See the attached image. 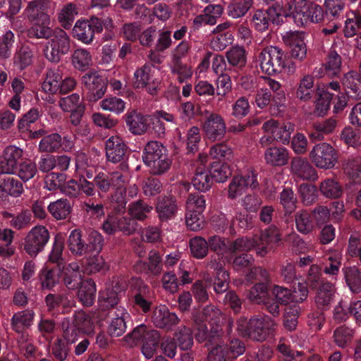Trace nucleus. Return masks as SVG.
<instances>
[{
    "label": "nucleus",
    "mask_w": 361,
    "mask_h": 361,
    "mask_svg": "<svg viewBox=\"0 0 361 361\" xmlns=\"http://www.w3.org/2000/svg\"><path fill=\"white\" fill-rule=\"evenodd\" d=\"M160 335L154 329H149L145 325H140L125 337L126 342L132 347L142 342L141 351L147 359H151L155 354Z\"/></svg>",
    "instance_id": "1"
},
{
    "label": "nucleus",
    "mask_w": 361,
    "mask_h": 361,
    "mask_svg": "<svg viewBox=\"0 0 361 361\" xmlns=\"http://www.w3.org/2000/svg\"><path fill=\"white\" fill-rule=\"evenodd\" d=\"M286 56L276 47L263 49L258 56V63L261 71L268 75L280 73L285 68Z\"/></svg>",
    "instance_id": "2"
},
{
    "label": "nucleus",
    "mask_w": 361,
    "mask_h": 361,
    "mask_svg": "<svg viewBox=\"0 0 361 361\" xmlns=\"http://www.w3.org/2000/svg\"><path fill=\"white\" fill-rule=\"evenodd\" d=\"M52 35L53 37L47 42L44 53L49 61L59 62L61 56L67 54L70 49V37L61 29L56 30Z\"/></svg>",
    "instance_id": "3"
},
{
    "label": "nucleus",
    "mask_w": 361,
    "mask_h": 361,
    "mask_svg": "<svg viewBox=\"0 0 361 361\" xmlns=\"http://www.w3.org/2000/svg\"><path fill=\"white\" fill-rule=\"evenodd\" d=\"M312 162L319 169H332L337 162L335 149L328 143L322 142L314 145L310 152Z\"/></svg>",
    "instance_id": "4"
},
{
    "label": "nucleus",
    "mask_w": 361,
    "mask_h": 361,
    "mask_svg": "<svg viewBox=\"0 0 361 361\" xmlns=\"http://www.w3.org/2000/svg\"><path fill=\"white\" fill-rule=\"evenodd\" d=\"M49 240V233L44 226L33 227L25 237L24 250L31 257L42 251Z\"/></svg>",
    "instance_id": "5"
},
{
    "label": "nucleus",
    "mask_w": 361,
    "mask_h": 361,
    "mask_svg": "<svg viewBox=\"0 0 361 361\" xmlns=\"http://www.w3.org/2000/svg\"><path fill=\"white\" fill-rule=\"evenodd\" d=\"M155 68L150 64H145L134 73L135 85L136 87H145L151 95L157 93L160 80L155 75Z\"/></svg>",
    "instance_id": "6"
},
{
    "label": "nucleus",
    "mask_w": 361,
    "mask_h": 361,
    "mask_svg": "<svg viewBox=\"0 0 361 361\" xmlns=\"http://www.w3.org/2000/svg\"><path fill=\"white\" fill-rule=\"evenodd\" d=\"M257 177L252 171L233 177L228 186V197L235 200L244 194L250 188L257 186Z\"/></svg>",
    "instance_id": "7"
},
{
    "label": "nucleus",
    "mask_w": 361,
    "mask_h": 361,
    "mask_svg": "<svg viewBox=\"0 0 361 361\" xmlns=\"http://www.w3.org/2000/svg\"><path fill=\"white\" fill-rule=\"evenodd\" d=\"M82 82L87 89V99L96 102L101 99L106 92L105 80L96 71H90L82 77Z\"/></svg>",
    "instance_id": "8"
},
{
    "label": "nucleus",
    "mask_w": 361,
    "mask_h": 361,
    "mask_svg": "<svg viewBox=\"0 0 361 361\" xmlns=\"http://www.w3.org/2000/svg\"><path fill=\"white\" fill-rule=\"evenodd\" d=\"M275 322L268 316L254 317L250 319V338L264 341L276 330Z\"/></svg>",
    "instance_id": "9"
},
{
    "label": "nucleus",
    "mask_w": 361,
    "mask_h": 361,
    "mask_svg": "<svg viewBox=\"0 0 361 361\" xmlns=\"http://www.w3.org/2000/svg\"><path fill=\"white\" fill-rule=\"evenodd\" d=\"M23 149L16 145H8L1 154L0 173L11 174L18 166V161L23 157Z\"/></svg>",
    "instance_id": "10"
},
{
    "label": "nucleus",
    "mask_w": 361,
    "mask_h": 361,
    "mask_svg": "<svg viewBox=\"0 0 361 361\" xmlns=\"http://www.w3.org/2000/svg\"><path fill=\"white\" fill-rule=\"evenodd\" d=\"M179 321L177 314L170 312L164 305L157 306L152 312L151 322L157 328L171 330L173 326L179 323Z\"/></svg>",
    "instance_id": "11"
},
{
    "label": "nucleus",
    "mask_w": 361,
    "mask_h": 361,
    "mask_svg": "<svg viewBox=\"0 0 361 361\" xmlns=\"http://www.w3.org/2000/svg\"><path fill=\"white\" fill-rule=\"evenodd\" d=\"M51 7V0H32L27 3L23 14L30 22L44 21L51 18L49 14Z\"/></svg>",
    "instance_id": "12"
},
{
    "label": "nucleus",
    "mask_w": 361,
    "mask_h": 361,
    "mask_svg": "<svg viewBox=\"0 0 361 361\" xmlns=\"http://www.w3.org/2000/svg\"><path fill=\"white\" fill-rule=\"evenodd\" d=\"M257 254L261 257L279 245L281 240L279 230L276 226H270L262 231L258 240Z\"/></svg>",
    "instance_id": "13"
},
{
    "label": "nucleus",
    "mask_w": 361,
    "mask_h": 361,
    "mask_svg": "<svg viewBox=\"0 0 361 361\" xmlns=\"http://www.w3.org/2000/svg\"><path fill=\"white\" fill-rule=\"evenodd\" d=\"M111 321L108 326V333L111 336H121L126 330V320L130 314L123 306H116V309L110 310Z\"/></svg>",
    "instance_id": "14"
},
{
    "label": "nucleus",
    "mask_w": 361,
    "mask_h": 361,
    "mask_svg": "<svg viewBox=\"0 0 361 361\" xmlns=\"http://www.w3.org/2000/svg\"><path fill=\"white\" fill-rule=\"evenodd\" d=\"M267 134H271L276 141L287 142L294 130V125L291 123L278 122L274 119L266 121L262 126Z\"/></svg>",
    "instance_id": "15"
},
{
    "label": "nucleus",
    "mask_w": 361,
    "mask_h": 361,
    "mask_svg": "<svg viewBox=\"0 0 361 361\" xmlns=\"http://www.w3.org/2000/svg\"><path fill=\"white\" fill-rule=\"evenodd\" d=\"M192 318L194 322H209L211 326L216 325L214 334L217 337L221 336V329H219L221 325L224 316L219 309L214 305H207L200 312L193 313Z\"/></svg>",
    "instance_id": "16"
},
{
    "label": "nucleus",
    "mask_w": 361,
    "mask_h": 361,
    "mask_svg": "<svg viewBox=\"0 0 361 361\" xmlns=\"http://www.w3.org/2000/svg\"><path fill=\"white\" fill-rule=\"evenodd\" d=\"M204 130L209 140L216 141L224 137L226 133V123L222 116L212 114L204 123Z\"/></svg>",
    "instance_id": "17"
},
{
    "label": "nucleus",
    "mask_w": 361,
    "mask_h": 361,
    "mask_svg": "<svg viewBox=\"0 0 361 361\" xmlns=\"http://www.w3.org/2000/svg\"><path fill=\"white\" fill-rule=\"evenodd\" d=\"M126 150L127 147L119 136H111L106 142V156L107 160L112 163L123 160Z\"/></svg>",
    "instance_id": "18"
},
{
    "label": "nucleus",
    "mask_w": 361,
    "mask_h": 361,
    "mask_svg": "<svg viewBox=\"0 0 361 361\" xmlns=\"http://www.w3.org/2000/svg\"><path fill=\"white\" fill-rule=\"evenodd\" d=\"M126 123L129 130L135 135H142L148 128L149 116L142 115L135 110L128 111L126 116Z\"/></svg>",
    "instance_id": "19"
},
{
    "label": "nucleus",
    "mask_w": 361,
    "mask_h": 361,
    "mask_svg": "<svg viewBox=\"0 0 361 361\" xmlns=\"http://www.w3.org/2000/svg\"><path fill=\"white\" fill-rule=\"evenodd\" d=\"M291 171L297 178L303 180L315 179L316 170L305 158L295 157L291 161Z\"/></svg>",
    "instance_id": "20"
},
{
    "label": "nucleus",
    "mask_w": 361,
    "mask_h": 361,
    "mask_svg": "<svg viewBox=\"0 0 361 361\" xmlns=\"http://www.w3.org/2000/svg\"><path fill=\"white\" fill-rule=\"evenodd\" d=\"M65 285L69 289L78 288L82 282V271L78 262H73L64 266L61 270Z\"/></svg>",
    "instance_id": "21"
},
{
    "label": "nucleus",
    "mask_w": 361,
    "mask_h": 361,
    "mask_svg": "<svg viewBox=\"0 0 361 361\" xmlns=\"http://www.w3.org/2000/svg\"><path fill=\"white\" fill-rule=\"evenodd\" d=\"M342 85L348 97L361 99V78L355 71H349L343 76Z\"/></svg>",
    "instance_id": "22"
},
{
    "label": "nucleus",
    "mask_w": 361,
    "mask_h": 361,
    "mask_svg": "<svg viewBox=\"0 0 361 361\" xmlns=\"http://www.w3.org/2000/svg\"><path fill=\"white\" fill-rule=\"evenodd\" d=\"M271 10V6L267 10H257L252 18V23L255 28L259 32L266 31L269 28V23L279 24L281 20L277 19L275 13Z\"/></svg>",
    "instance_id": "23"
},
{
    "label": "nucleus",
    "mask_w": 361,
    "mask_h": 361,
    "mask_svg": "<svg viewBox=\"0 0 361 361\" xmlns=\"http://www.w3.org/2000/svg\"><path fill=\"white\" fill-rule=\"evenodd\" d=\"M224 265L221 262H216V259L208 264V267L216 271L214 290L217 293H224L228 288L229 275L228 271L224 269Z\"/></svg>",
    "instance_id": "24"
},
{
    "label": "nucleus",
    "mask_w": 361,
    "mask_h": 361,
    "mask_svg": "<svg viewBox=\"0 0 361 361\" xmlns=\"http://www.w3.org/2000/svg\"><path fill=\"white\" fill-rule=\"evenodd\" d=\"M230 241H226L219 236H213L209 239L208 245L211 250L216 252L219 256V261L223 264L231 262Z\"/></svg>",
    "instance_id": "25"
},
{
    "label": "nucleus",
    "mask_w": 361,
    "mask_h": 361,
    "mask_svg": "<svg viewBox=\"0 0 361 361\" xmlns=\"http://www.w3.org/2000/svg\"><path fill=\"white\" fill-rule=\"evenodd\" d=\"M288 159V151L283 147H270L264 152L265 161L271 166H281L286 165Z\"/></svg>",
    "instance_id": "26"
},
{
    "label": "nucleus",
    "mask_w": 361,
    "mask_h": 361,
    "mask_svg": "<svg viewBox=\"0 0 361 361\" xmlns=\"http://www.w3.org/2000/svg\"><path fill=\"white\" fill-rule=\"evenodd\" d=\"M73 321L81 333L90 334L94 331L96 316L94 313L78 311L74 314Z\"/></svg>",
    "instance_id": "27"
},
{
    "label": "nucleus",
    "mask_w": 361,
    "mask_h": 361,
    "mask_svg": "<svg viewBox=\"0 0 361 361\" xmlns=\"http://www.w3.org/2000/svg\"><path fill=\"white\" fill-rule=\"evenodd\" d=\"M73 35L85 44H90L94 39L93 30L88 20H77L73 28Z\"/></svg>",
    "instance_id": "28"
},
{
    "label": "nucleus",
    "mask_w": 361,
    "mask_h": 361,
    "mask_svg": "<svg viewBox=\"0 0 361 361\" xmlns=\"http://www.w3.org/2000/svg\"><path fill=\"white\" fill-rule=\"evenodd\" d=\"M156 209L161 221H168L176 214L177 211L176 200L171 197L160 199Z\"/></svg>",
    "instance_id": "29"
},
{
    "label": "nucleus",
    "mask_w": 361,
    "mask_h": 361,
    "mask_svg": "<svg viewBox=\"0 0 361 361\" xmlns=\"http://www.w3.org/2000/svg\"><path fill=\"white\" fill-rule=\"evenodd\" d=\"M32 25L27 30L30 37L37 39H48L52 36L54 32L51 27V18L44 21H32Z\"/></svg>",
    "instance_id": "30"
},
{
    "label": "nucleus",
    "mask_w": 361,
    "mask_h": 361,
    "mask_svg": "<svg viewBox=\"0 0 361 361\" xmlns=\"http://www.w3.org/2000/svg\"><path fill=\"white\" fill-rule=\"evenodd\" d=\"M354 335L353 329L346 325H341L334 331L333 341L338 348H345L350 345Z\"/></svg>",
    "instance_id": "31"
},
{
    "label": "nucleus",
    "mask_w": 361,
    "mask_h": 361,
    "mask_svg": "<svg viewBox=\"0 0 361 361\" xmlns=\"http://www.w3.org/2000/svg\"><path fill=\"white\" fill-rule=\"evenodd\" d=\"M136 284L139 286L137 293L134 295V302L143 312L149 311L152 302L149 300V288L143 283L140 279L136 280Z\"/></svg>",
    "instance_id": "32"
},
{
    "label": "nucleus",
    "mask_w": 361,
    "mask_h": 361,
    "mask_svg": "<svg viewBox=\"0 0 361 361\" xmlns=\"http://www.w3.org/2000/svg\"><path fill=\"white\" fill-rule=\"evenodd\" d=\"M296 0H283L281 3L276 2L275 5L271 6V11L275 13V15L279 20L281 17H292L295 15V12H297L299 6Z\"/></svg>",
    "instance_id": "33"
},
{
    "label": "nucleus",
    "mask_w": 361,
    "mask_h": 361,
    "mask_svg": "<svg viewBox=\"0 0 361 361\" xmlns=\"http://www.w3.org/2000/svg\"><path fill=\"white\" fill-rule=\"evenodd\" d=\"M96 285L92 279H87L82 283L78 292L79 300L83 305L90 306L93 304L96 295Z\"/></svg>",
    "instance_id": "34"
},
{
    "label": "nucleus",
    "mask_w": 361,
    "mask_h": 361,
    "mask_svg": "<svg viewBox=\"0 0 361 361\" xmlns=\"http://www.w3.org/2000/svg\"><path fill=\"white\" fill-rule=\"evenodd\" d=\"M35 313L30 310H25L16 313L12 317V327L18 333L22 332L32 324Z\"/></svg>",
    "instance_id": "35"
},
{
    "label": "nucleus",
    "mask_w": 361,
    "mask_h": 361,
    "mask_svg": "<svg viewBox=\"0 0 361 361\" xmlns=\"http://www.w3.org/2000/svg\"><path fill=\"white\" fill-rule=\"evenodd\" d=\"M38 173L37 164L30 159H26L19 163L13 173L23 182H27L33 178Z\"/></svg>",
    "instance_id": "36"
},
{
    "label": "nucleus",
    "mask_w": 361,
    "mask_h": 361,
    "mask_svg": "<svg viewBox=\"0 0 361 361\" xmlns=\"http://www.w3.org/2000/svg\"><path fill=\"white\" fill-rule=\"evenodd\" d=\"M71 62L76 69L85 71L92 65V56L89 50L79 48L73 51Z\"/></svg>",
    "instance_id": "37"
},
{
    "label": "nucleus",
    "mask_w": 361,
    "mask_h": 361,
    "mask_svg": "<svg viewBox=\"0 0 361 361\" xmlns=\"http://www.w3.org/2000/svg\"><path fill=\"white\" fill-rule=\"evenodd\" d=\"M68 247L70 251L75 255L82 256L87 254L86 243L82 238L80 231L74 229L70 233Z\"/></svg>",
    "instance_id": "38"
},
{
    "label": "nucleus",
    "mask_w": 361,
    "mask_h": 361,
    "mask_svg": "<svg viewBox=\"0 0 361 361\" xmlns=\"http://www.w3.org/2000/svg\"><path fill=\"white\" fill-rule=\"evenodd\" d=\"M314 92V78L312 76L306 75L300 80L295 97L297 99L307 102L310 100Z\"/></svg>",
    "instance_id": "39"
},
{
    "label": "nucleus",
    "mask_w": 361,
    "mask_h": 361,
    "mask_svg": "<svg viewBox=\"0 0 361 361\" xmlns=\"http://www.w3.org/2000/svg\"><path fill=\"white\" fill-rule=\"evenodd\" d=\"M228 63L238 68H243L247 63V52L244 47L234 46L226 51Z\"/></svg>",
    "instance_id": "40"
},
{
    "label": "nucleus",
    "mask_w": 361,
    "mask_h": 361,
    "mask_svg": "<svg viewBox=\"0 0 361 361\" xmlns=\"http://www.w3.org/2000/svg\"><path fill=\"white\" fill-rule=\"evenodd\" d=\"M152 206L143 200H137L128 206V214L134 220L144 221L152 211Z\"/></svg>",
    "instance_id": "41"
},
{
    "label": "nucleus",
    "mask_w": 361,
    "mask_h": 361,
    "mask_svg": "<svg viewBox=\"0 0 361 361\" xmlns=\"http://www.w3.org/2000/svg\"><path fill=\"white\" fill-rule=\"evenodd\" d=\"M336 126V121L333 118L316 123L313 125L314 131L310 133V137L312 140H322L326 135L332 133Z\"/></svg>",
    "instance_id": "42"
},
{
    "label": "nucleus",
    "mask_w": 361,
    "mask_h": 361,
    "mask_svg": "<svg viewBox=\"0 0 361 361\" xmlns=\"http://www.w3.org/2000/svg\"><path fill=\"white\" fill-rule=\"evenodd\" d=\"M78 14V7L73 3H68L64 5L59 11L58 20L62 27L65 29H68Z\"/></svg>",
    "instance_id": "43"
},
{
    "label": "nucleus",
    "mask_w": 361,
    "mask_h": 361,
    "mask_svg": "<svg viewBox=\"0 0 361 361\" xmlns=\"http://www.w3.org/2000/svg\"><path fill=\"white\" fill-rule=\"evenodd\" d=\"M194 188L200 192H206L212 185L209 173L204 168H198L192 179Z\"/></svg>",
    "instance_id": "44"
},
{
    "label": "nucleus",
    "mask_w": 361,
    "mask_h": 361,
    "mask_svg": "<svg viewBox=\"0 0 361 361\" xmlns=\"http://www.w3.org/2000/svg\"><path fill=\"white\" fill-rule=\"evenodd\" d=\"M334 293V286L331 283H322L319 288L315 297V302L319 308L327 307L333 299Z\"/></svg>",
    "instance_id": "45"
},
{
    "label": "nucleus",
    "mask_w": 361,
    "mask_h": 361,
    "mask_svg": "<svg viewBox=\"0 0 361 361\" xmlns=\"http://www.w3.org/2000/svg\"><path fill=\"white\" fill-rule=\"evenodd\" d=\"M61 80L62 77L58 69H49L42 88L45 92L54 94L59 90Z\"/></svg>",
    "instance_id": "46"
},
{
    "label": "nucleus",
    "mask_w": 361,
    "mask_h": 361,
    "mask_svg": "<svg viewBox=\"0 0 361 361\" xmlns=\"http://www.w3.org/2000/svg\"><path fill=\"white\" fill-rule=\"evenodd\" d=\"M71 205L67 200L60 199L49 204L47 209L56 219H65L71 212Z\"/></svg>",
    "instance_id": "47"
},
{
    "label": "nucleus",
    "mask_w": 361,
    "mask_h": 361,
    "mask_svg": "<svg viewBox=\"0 0 361 361\" xmlns=\"http://www.w3.org/2000/svg\"><path fill=\"white\" fill-rule=\"evenodd\" d=\"M321 193L327 198H339L343 194V187L334 179L328 178L319 185Z\"/></svg>",
    "instance_id": "48"
},
{
    "label": "nucleus",
    "mask_w": 361,
    "mask_h": 361,
    "mask_svg": "<svg viewBox=\"0 0 361 361\" xmlns=\"http://www.w3.org/2000/svg\"><path fill=\"white\" fill-rule=\"evenodd\" d=\"M346 283L354 293L361 292V273L356 267H346L343 269Z\"/></svg>",
    "instance_id": "49"
},
{
    "label": "nucleus",
    "mask_w": 361,
    "mask_h": 361,
    "mask_svg": "<svg viewBox=\"0 0 361 361\" xmlns=\"http://www.w3.org/2000/svg\"><path fill=\"white\" fill-rule=\"evenodd\" d=\"M253 4V0H237L227 7V14L232 18L244 16Z\"/></svg>",
    "instance_id": "50"
},
{
    "label": "nucleus",
    "mask_w": 361,
    "mask_h": 361,
    "mask_svg": "<svg viewBox=\"0 0 361 361\" xmlns=\"http://www.w3.org/2000/svg\"><path fill=\"white\" fill-rule=\"evenodd\" d=\"M61 147V136L52 133L43 137L39 143V150L43 152H55Z\"/></svg>",
    "instance_id": "51"
},
{
    "label": "nucleus",
    "mask_w": 361,
    "mask_h": 361,
    "mask_svg": "<svg viewBox=\"0 0 361 361\" xmlns=\"http://www.w3.org/2000/svg\"><path fill=\"white\" fill-rule=\"evenodd\" d=\"M266 85L271 91L274 106H281L286 100L285 91L281 83L272 78H267L264 80Z\"/></svg>",
    "instance_id": "52"
},
{
    "label": "nucleus",
    "mask_w": 361,
    "mask_h": 361,
    "mask_svg": "<svg viewBox=\"0 0 361 361\" xmlns=\"http://www.w3.org/2000/svg\"><path fill=\"white\" fill-rule=\"evenodd\" d=\"M167 150L164 146L157 141L149 142L145 148L143 161L146 165L149 164L153 159L166 153Z\"/></svg>",
    "instance_id": "53"
},
{
    "label": "nucleus",
    "mask_w": 361,
    "mask_h": 361,
    "mask_svg": "<svg viewBox=\"0 0 361 361\" xmlns=\"http://www.w3.org/2000/svg\"><path fill=\"white\" fill-rule=\"evenodd\" d=\"M328 263L325 265L324 271L331 276L338 274L342 263V254L338 250H329L327 257Z\"/></svg>",
    "instance_id": "54"
},
{
    "label": "nucleus",
    "mask_w": 361,
    "mask_h": 361,
    "mask_svg": "<svg viewBox=\"0 0 361 361\" xmlns=\"http://www.w3.org/2000/svg\"><path fill=\"white\" fill-rule=\"evenodd\" d=\"M118 301L117 293L111 288H106L99 293V305L102 310L116 309Z\"/></svg>",
    "instance_id": "55"
},
{
    "label": "nucleus",
    "mask_w": 361,
    "mask_h": 361,
    "mask_svg": "<svg viewBox=\"0 0 361 361\" xmlns=\"http://www.w3.org/2000/svg\"><path fill=\"white\" fill-rule=\"evenodd\" d=\"M258 241L256 238L247 237L238 238L230 243V254L237 252H247L254 247L257 249Z\"/></svg>",
    "instance_id": "56"
},
{
    "label": "nucleus",
    "mask_w": 361,
    "mask_h": 361,
    "mask_svg": "<svg viewBox=\"0 0 361 361\" xmlns=\"http://www.w3.org/2000/svg\"><path fill=\"white\" fill-rule=\"evenodd\" d=\"M33 58L32 50L28 47H22L14 56V64L23 70L32 63Z\"/></svg>",
    "instance_id": "57"
},
{
    "label": "nucleus",
    "mask_w": 361,
    "mask_h": 361,
    "mask_svg": "<svg viewBox=\"0 0 361 361\" xmlns=\"http://www.w3.org/2000/svg\"><path fill=\"white\" fill-rule=\"evenodd\" d=\"M85 258L84 271L87 274H92L102 270L104 267V260L99 254L92 253Z\"/></svg>",
    "instance_id": "58"
},
{
    "label": "nucleus",
    "mask_w": 361,
    "mask_h": 361,
    "mask_svg": "<svg viewBox=\"0 0 361 361\" xmlns=\"http://www.w3.org/2000/svg\"><path fill=\"white\" fill-rule=\"evenodd\" d=\"M209 174L216 182L223 183L231 176V171L228 164L215 162L212 165Z\"/></svg>",
    "instance_id": "59"
},
{
    "label": "nucleus",
    "mask_w": 361,
    "mask_h": 361,
    "mask_svg": "<svg viewBox=\"0 0 361 361\" xmlns=\"http://www.w3.org/2000/svg\"><path fill=\"white\" fill-rule=\"evenodd\" d=\"M361 29V16L351 12L347 15L345 23L344 35L346 37H352L358 33Z\"/></svg>",
    "instance_id": "60"
},
{
    "label": "nucleus",
    "mask_w": 361,
    "mask_h": 361,
    "mask_svg": "<svg viewBox=\"0 0 361 361\" xmlns=\"http://www.w3.org/2000/svg\"><path fill=\"white\" fill-rule=\"evenodd\" d=\"M206 201L203 195L199 194H190L185 203V211L189 212H197L202 214L206 207Z\"/></svg>",
    "instance_id": "61"
},
{
    "label": "nucleus",
    "mask_w": 361,
    "mask_h": 361,
    "mask_svg": "<svg viewBox=\"0 0 361 361\" xmlns=\"http://www.w3.org/2000/svg\"><path fill=\"white\" fill-rule=\"evenodd\" d=\"M171 161L169 159L167 153L153 159V161L147 164L149 171L154 175H161L165 173L171 166Z\"/></svg>",
    "instance_id": "62"
},
{
    "label": "nucleus",
    "mask_w": 361,
    "mask_h": 361,
    "mask_svg": "<svg viewBox=\"0 0 361 361\" xmlns=\"http://www.w3.org/2000/svg\"><path fill=\"white\" fill-rule=\"evenodd\" d=\"M175 336L178 341L179 348L183 350L190 349L193 344V338L192 331L190 328L185 326H180Z\"/></svg>",
    "instance_id": "63"
},
{
    "label": "nucleus",
    "mask_w": 361,
    "mask_h": 361,
    "mask_svg": "<svg viewBox=\"0 0 361 361\" xmlns=\"http://www.w3.org/2000/svg\"><path fill=\"white\" fill-rule=\"evenodd\" d=\"M341 138L345 144L352 147L361 145V131L355 130L350 126L343 129Z\"/></svg>",
    "instance_id": "64"
}]
</instances>
